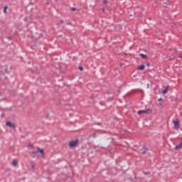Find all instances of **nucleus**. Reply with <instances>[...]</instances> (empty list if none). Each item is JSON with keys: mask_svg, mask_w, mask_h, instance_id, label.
<instances>
[{"mask_svg": "<svg viewBox=\"0 0 182 182\" xmlns=\"http://www.w3.org/2000/svg\"><path fill=\"white\" fill-rule=\"evenodd\" d=\"M172 123H173V124H174L175 130L180 129V122H178V119L172 121Z\"/></svg>", "mask_w": 182, "mask_h": 182, "instance_id": "1", "label": "nucleus"}, {"mask_svg": "<svg viewBox=\"0 0 182 182\" xmlns=\"http://www.w3.org/2000/svg\"><path fill=\"white\" fill-rule=\"evenodd\" d=\"M77 141H71L69 143L70 147H75L77 146Z\"/></svg>", "mask_w": 182, "mask_h": 182, "instance_id": "2", "label": "nucleus"}, {"mask_svg": "<svg viewBox=\"0 0 182 182\" xmlns=\"http://www.w3.org/2000/svg\"><path fill=\"white\" fill-rule=\"evenodd\" d=\"M6 124V126H8L9 127H11V129H15V124L11 122H7Z\"/></svg>", "mask_w": 182, "mask_h": 182, "instance_id": "3", "label": "nucleus"}, {"mask_svg": "<svg viewBox=\"0 0 182 182\" xmlns=\"http://www.w3.org/2000/svg\"><path fill=\"white\" fill-rule=\"evenodd\" d=\"M144 69H146V66L144 65H141L138 67V70H144Z\"/></svg>", "mask_w": 182, "mask_h": 182, "instance_id": "4", "label": "nucleus"}, {"mask_svg": "<svg viewBox=\"0 0 182 182\" xmlns=\"http://www.w3.org/2000/svg\"><path fill=\"white\" fill-rule=\"evenodd\" d=\"M182 148V142L179 145L175 146V150H180Z\"/></svg>", "mask_w": 182, "mask_h": 182, "instance_id": "5", "label": "nucleus"}, {"mask_svg": "<svg viewBox=\"0 0 182 182\" xmlns=\"http://www.w3.org/2000/svg\"><path fill=\"white\" fill-rule=\"evenodd\" d=\"M38 153H41L43 155V157H45L43 149H42L41 148H38Z\"/></svg>", "mask_w": 182, "mask_h": 182, "instance_id": "6", "label": "nucleus"}, {"mask_svg": "<svg viewBox=\"0 0 182 182\" xmlns=\"http://www.w3.org/2000/svg\"><path fill=\"white\" fill-rule=\"evenodd\" d=\"M143 113H147V111L146 110L138 111V114H143Z\"/></svg>", "mask_w": 182, "mask_h": 182, "instance_id": "7", "label": "nucleus"}, {"mask_svg": "<svg viewBox=\"0 0 182 182\" xmlns=\"http://www.w3.org/2000/svg\"><path fill=\"white\" fill-rule=\"evenodd\" d=\"M12 166H18V161L14 159L12 162Z\"/></svg>", "mask_w": 182, "mask_h": 182, "instance_id": "8", "label": "nucleus"}, {"mask_svg": "<svg viewBox=\"0 0 182 182\" xmlns=\"http://www.w3.org/2000/svg\"><path fill=\"white\" fill-rule=\"evenodd\" d=\"M167 92H168V87H166V88L162 91V93L164 95H166V93H167Z\"/></svg>", "mask_w": 182, "mask_h": 182, "instance_id": "9", "label": "nucleus"}, {"mask_svg": "<svg viewBox=\"0 0 182 182\" xmlns=\"http://www.w3.org/2000/svg\"><path fill=\"white\" fill-rule=\"evenodd\" d=\"M7 9H8V6H5L4 9V14H7V11H6Z\"/></svg>", "mask_w": 182, "mask_h": 182, "instance_id": "10", "label": "nucleus"}, {"mask_svg": "<svg viewBox=\"0 0 182 182\" xmlns=\"http://www.w3.org/2000/svg\"><path fill=\"white\" fill-rule=\"evenodd\" d=\"M140 56L142 57L143 59H144V58H146V55L144 54H141Z\"/></svg>", "mask_w": 182, "mask_h": 182, "instance_id": "11", "label": "nucleus"}, {"mask_svg": "<svg viewBox=\"0 0 182 182\" xmlns=\"http://www.w3.org/2000/svg\"><path fill=\"white\" fill-rule=\"evenodd\" d=\"M79 69H80V70H83V67L80 66V67H79Z\"/></svg>", "mask_w": 182, "mask_h": 182, "instance_id": "12", "label": "nucleus"}, {"mask_svg": "<svg viewBox=\"0 0 182 182\" xmlns=\"http://www.w3.org/2000/svg\"><path fill=\"white\" fill-rule=\"evenodd\" d=\"M142 154H144L146 153V149H144V151L141 152Z\"/></svg>", "mask_w": 182, "mask_h": 182, "instance_id": "13", "label": "nucleus"}, {"mask_svg": "<svg viewBox=\"0 0 182 182\" xmlns=\"http://www.w3.org/2000/svg\"><path fill=\"white\" fill-rule=\"evenodd\" d=\"M28 146H29V147H33L32 144H29Z\"/></svg>", "mask_w": 182, "mask_h": 182, "instance_id": "14", "label": "nucleus"}, {"mask_svg": "<svg viewBox=\"0 0 182 182\" xmlns=\"http://www.w3.org/2000/svg\"><path fill=\"white\" fill-rule=\"evenodd\" d=\"M31 167H32V168H35V166L34 165H33Z\"/></svg>", "mask_w": 182, "mask_h": 182, "instance_id": "15", "label": "nucleus"}, {"mask_svg": "<svg viewBox=\"0 0 182 182\" xmlns=\"http://www.w3.org/2000/svg\"><path fill=\"white\" fill-rule=\"evenodd\" d=\"M159 102H161V98H160V99L159 100Z\"/></svg>", "mask_w": 182, "mask_h": 182, "instance_id": "16", "label": "nucleus"}, {"mask_svg": "<svg viewBox=\"0 0 182 182\" xmlns=\"http://www.w3.org/2000/svg\"><path fill=\"white\" fill-rule=\"evenodd\" d=\"M147 66H150V63H148V64H147Z\"/></svg>", "mask_w": 182, "mask_h": 182, "instance_id": "17", "label": "nucleus"}, {"mask_svg": "<svg viewBox=\"0 0 182 182\" xmlns=\"http://www.w3.org/2000/svg\"><path fill=\"white\" fill-rule=\"evenodd\" d=\"M147 87H149V85H147Z\"/></svg>", "mask_w": 182, "mask_h": 182, "instance_id": "18", "label": "nucleus"}, {"mask_svg": "<svg viewBox=\"0 0 182 182\" xmlns=\"http://www.w3.org/2000/svg\"><path fill=\"white\" fill-rule=\"evenodd\" d=\"M147 87H149V85H147Z\"/></svg>", "mask_w": 182, "mask_h": 182, "instance_id": "19", "label": "nucleus"}]
</instances>
